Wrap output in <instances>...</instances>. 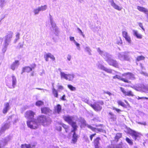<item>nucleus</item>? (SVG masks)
<instances>
[{
	"mask_svg": "<svg viewBox=\"0 0 148 148\" xmlns=\"http://www.w3.org/2000/svg\"><path fill=\"white\" fill-rule=\"evenodd\" d=\"M145 58V57L143 56H138L136 58V61L137 62L141 60H144Z\"/></svg>",
	"mask_w": 148,
	"mask_h": 148,
	"instance_id": "cd10ccee",
	"label": "nucleus"
},
{
	"mask_svg": "<svg viewBox=\"0 0 148 148\" xmlns=\"http://www.w3.org/2000/svg\"><path fill=\"white\" fill-rule=\"evenodd\" d=\"M104 104V102L102 101H97L94 104H90V106L96 112L100 111L102 110V107L101 106Z\"/></svg>",
	"mask_w": 148,
	"mask_h": 148,
	"instance_id": "39448f33",
	"label": "nucleus"
},
{
	"mask_svg": "<svg viewBox=\"0 0 148 148\" xmlns=\"http://www.w3.org/2000/svg\"><path fill=\"white\" fill-rule=\"evenodd\" d=\"M105 71L109 73H111L112 72V70L111 69L106 68Z\"/></svg>",
	"mask_w": 148,
	"mask_h": 148,
	"instance_id": "49530a36",
	"label": "nucleus"
},
{
	"mask_svg": "<svg viewBox=\"0 0 148 148\" xmlns=\"http://www.w3.org/2000/svg\"><path fill=\"white\" fill-rule=\"evenodd\" d=\"M120 89L121 91L123 93V94L125 96L133 97L134 96L133 92L131 90H129L126 92L124 88L121 87L120 88Z\"/></svg>",
	"mask_w": 148,
	"mask_h": 148,
	"instance_id": "ddd939ff",
	"label": "nucleus"
},
{
	"mask_svg": "<svg viewBox=\"0 0 148 148\" xmlns=\"http://www.w3.org/2000/svg\"><path fill=\"white\" fill-rule=\"evenodd\" d=\"M109 115L110 116V118L112 119H116V118L114 114L112 112H109L108 113Z\"/></svg>",
	"mask_w": 148,
	"mask_h": 148,
	"instance_id": "4c0bfd02",
	"label": "nucleus"
},
{
	"mask_svg": "<svg viewBox=\"0 0 148 148\" xmlns=\"http://www.w3.org/2000/svg\"><path fill=\"white\" fill-rule=\"evenodd\" d=\"M142 88L144 92H146L148 91V85H143L142 87Z\"/></svg>",
	"mask_w": 148,
	"mask_h": 148,
	"instance_id": "58836bf2",
	"label": "nucleus"
},
{
	"mask_svg": "<svg viewBox=\"0 0 148 148\" xmlns=\"http://www.w3.org/2000/svg\"><path fill=\"white\" fill-rule=\"evenodd\" d=\"M19 35L20 34L19 33H17L16 35V39L15 40V42H17V40H18L19 38Z\"/></svg>",
	"mask_w": 148,
	"mask_h": 148,
	"instance_id": "ea45409f",
	"label": "nucleus"
},
{
	"mask_svg": "<svg viewBox=\"0 0 148 148\" xmlns=\"http://www.w3.org/2000/svg\"><path fill=\"white\" fill-rule=\"evenodd\" d=\"M85 102L88 104L90 106V104H92L90 103V102L88 100L85 99Z\"/></svg>",
	"mask_w": 148,
	"mask_h": 148,
	"instance_id": "864d4df0",
	"label": "nucleus"
},
{
	"mask_svg": "<svg viewBox=\"0 0 148 148\" xmlns=\"http://www.w3.org/2000/svg\"><path fill=\"white\" fill-rule=\"evenodd\" d=\"M130 135L133 137L135 140L139 139L140 137L141 134L135 131L131 130L130 133Z\"/></svg>",
	"mask_w": 148,
	"mask_h": 148,
	"instance_id": "1a4fd4ad",
	"label": "nucleus"
},
{
	"mask_svg": "<svg viewBox=\"0 0 148 148\" xmlns=\"http://www.w3.org/2000/svg\"><path fill=\"white\" fill-rule=\"evenodd\" d=\"M101 68L102 70L103 71H105V70H106V68L105 67L103 66H101Z\"/></svg>",
	"mask_w": 148,
	"mask_h": 148,
	"instance_id": "bf43d9fd",
	"label": "nucleus"
},
{
	"mask_svg": "<svg viewBox=\"0 0 148 148\" xmlns=\"http://www.w3.org/2000/svg\"><path fill=\"white\" fill-rule=\"evenodd\" d=\"M74 78V75L73 74H68L66 78V80L69 81H72Z\"/></svg>",
	"mask_w": 148,
	"mask_h": 148,
	"instance_id": "bb28decb",
	"label": "nucleus"
},
{
	"mask_svg": "<svg viewBox=\"0 0 148 148\" xmlns=\"http://www.w3.org/2000/svg\"><path fill=\"white\" fill-rule=\"evenodd\" d=\"M60 74L61 78H64L66 79L68 74H66L64 72H60Z\"/></svg>",
	"mask_w": 148,
	"mask_h": 148,
	"instance_id": "72a5a7b5",
	"label": "nucleus"
},
{
	"mask_svg": "<svg viewBox=\"0 0 148 148\" xmlns=\"http://www.w3.org/2000/svg\"><path fill=\"white\" fill-rule=\"evenodd\" d=\"M38 122L41 123L42 125L45 126L51 123V119H47L46 116L44 115H40L38 116L37 118Z\"/></svg>",
	"mask_w": 148,
	"mask_h": 148,
	"instance_id": "7ed1b4c3",
	"label": "nucleus"
},
{
	"mask_svg": "<svg viewBox=\"0 0 148 148\" xmlns=\"http://www.w3.org/2000/svg\"><path fill=\"white\" fill-rule=\"evenodd\" d=\"M134 35L135 36L136 38L139 39H141L142 38V36L141 35L139 34L138 32L136 30H133Z\"/></svg>",
	"mask_w": 148,
	"mask_h": 148,
	"instance_id": "b1692460",
	"label": "nucleus"
},
{
	"mask_svg": "<svg viewBox=\"0 0 148 148\" xmlns=\"http://www.w3.org/2000/svg\"><path fill=\"white\" fill-rule=\"evenodd\" d=\"M125 140L130 145H133V142L132 140L130 139L128 137H127L125 138Z\"/></svg>",
	"mask_w": 148,
	"mask_h": 148,
	"instance_id": "f704fd0d",
	"label": "nucleus"
},
{
	"mask_svg": "<svg viewBox=\"0 0 148 148\" xmlns=\"http://www.w3.org/2000/svg\"><path fill=\"white\" fill-rule=\"evenodd\" d=\"M74 42L75 43V45L78 47H79V43H78L77 42L75 41V42Z\"/></svg>",
	"mask_w": 148,
	"mask_h": 148,
	"instance_id": "338daca9",
	"label": "nucleus"
},
{
	"mask_svg": "<svg viewBox=\"0 0 148 148\" xmlns=\"http://www.w3.org/2000/svg\"><path fill=\"white\" fill-rule=\"evenodd\" d=\"M61 107L59 104H57L54 108V111L58 114H59L61 111Z\"/></svg>",
	"mask_w": 148,
	"mask_h": 148,
	"instance_id": "4be33fe9",
	"label": "nucleus"
},
{
	"mask_svg": "<svg viewBox=\"0 0 148 148\" xmlns=\"http://www.w3.org/2000/svg\"><path fill=\"white\" fill-rule=\"evenodd\" d=\"M52 93L54 97L56 98L58 97V91L55 88H53L52 89Z\"/></svg>",
	"mask_w": 148,
	"mask_h": 148,
	"instance_id": "c756f323",
	"label": "nucleus"
},
{
	"mask_svg": "<svg viewBox=\"0 0 148 148\" xmlns=\"http://www.w3.org/2000/svg\"><path fill=\"white\" fill-rule=\"evenodd\" d=\"M137 9L139 11L141 12H144V13L147 15L148 16V10L146 8L140 6H137Z\"/></svg>",
	"mask_w": 148,
	"mask_h": 148,
	"instance_id": "a211bd4d",
	"label": "nucleus"
},
{
	"mask_svg": "<svg viewBox=\"0 0 148 148\" xmlns=\"http://www.w3.org/2000/svg\"><path fill=\"white\" fill-rule=\"evenodd\" d=\"M111 3V5L115 9L120 11L122 9V7L119 6L116 4L114 2V0H109Z\"/></svg>",
	"mask_w": 148,
	"mask_h": 148,
	"instance_id": "f3484780",
	"label": "nucleus"
},
{
	"mask_svg": "<svg viewBox=\"0 0 148 148\" xmlns=\"http://www.w3.org/2000/svg\"><path fill=\"white\" fill-rule=\"evenodd\" d=\"M148 99V97H138L137 98V99L138 100H139L140 99Z\"/></svg>",
	"mask_w": 148,
	"mask_h": 148,
	"instance_id": "603ef678",
	"label": "nucleus"
},
{
	"mask_svg": "<svg viewBox=\"0 0 148 148\" xmlns=\"http://www.w3.org/2000/svg\"><path fill=\"white\" fill-rule=\"evenodd\" d=\"M109 64L116 68H119V65L117 62L115 60L110 59L107 61Z\"/></svg>",
	"mask_w": 148,
	"mask_h": 148,
	"instance_id": "f8f14e48",
	"label": "nucleus"
},
{
	"mask_svg": "<svg viewBox=\"0 0 148 148\" xmlns=\"http://www.w3.org/2000/svg\"><path fill=\"white\" fill-rule=\"evenodd\" d=\"M13 34V32H9L5 36L4 43L5 47L8 45V42L10 41L12 37Z\"/></svg>",
	"mask_w": 148,
	"mask_h": 148,
	"instance_id": "9d476101",
	"label": "nucleus"
},
{
	"mask_svg": "<svg viewBox=\"0 0 148 148\" xmlns=\"http://www.w3.org/2000/svg\"><path fill=\"white\" fill-rule=\"evenodd\" d=\"M103 131V130L102 129L96 128V131H97L99 132H101Z\"/></svg>",
	"mask_w": 148,
	"mask_h": 148,
	"instance_id": "13d9d810",
	"label": "nucleus"
},
{
	"mask_svg": "<svg viewBox=\"0 0 148 148\" xmlns=\"http://www.w3.org/2000/svg\"><path fill=\"white\" fill-rule=\"evenodd\" d=\"M40 110L41 113L46 114H49L52 112V110L49 108L47 107H42Z\"/></svg>",
	"mask_w": 148,
	"mask_h": 148,
	"instance_id": "9b49d317",
	"label": "nucleus"
},
{
	"mask_svg": "<svg viewBox=\"0 0 148 148\" xmlns=\"http://www.w3.org/2000/svg\"><path fill=\"white\" fill-rule=\"evenodd\" d=\"M122 60H123L129 61L130 60V58L128 56L126 55H124L122 56Z\"/></svg>",
	"mask_w": 148,
	"mask_h": 148,
	"instance_id": "2f4dec72",
	"label": "nucleus"
},
{
	"mask_svg": "<svg viewBox=\"0 0 148 148\" xmlns=\"http://www.w3.org/2000/svg\"><path fill=\"white\" fill-rule=\"evenodd\" d=\"M35 113L33 111L31 110L27 111L26 112L25 114V117L28 120L34 119V118Z\"/></svg>",
	"mask_w": 148,
	"mask_h": 148,
	"instance_id": "0eeeda50",
	"label": "nucleus"
},
{
	"mask_svg": "<svg viewBox=\"0 0 148 148\" xmlns=\"http://www.w3.org/2000/svg\"><path fill=\"white\" fill-rule=\"evenodd\" d=\"M97 51L100 54L102 55L103 53V51H101L100 48H98Z\"/></svg>",
	"mask_w": 148,
	"mask_h": 148,
	"instance_id": "3c124183",
	"label": "nucleus"
},
{
	"mask_svg": "<svg viewBox=\"0 0 148 148\" xmlns=\"http://www.w3.org/2000/svg\"><path fill=\"white\" fill-rule=\"evenodd\" d=\"M56 129L57 130L59 131H61L62 129V127H56Z\"/></svg>",
	"mask_w": 148,
	"mask_h": 148,
	"instance_id": "6e6d98bb",
	"label": "nucleus"
},
{
	"mask_svg": "<svg viewBox=\"0 0 148 148\" xmlns=\"http://www.w3.org/2000/svg\"><path fill=\"white\" fill-rule=\"evenodd\" d=\"M115 148H122V143H119L116 145Z\"/></svg>",
	"mask_w": 148,
	"mask_h": 148,
	"instance_id": "37998d69",
	"label": "nucleus"
},
{
	"mask_svg": "<svg viewBox=\"0 0 148 148\" xmlns=\"http://www.w3.org/2000/svg\"><path fill=\"white\" fill-rule=\"evenodd\" d=\"M65 95H62V97H61V99L62 100L65 101L66 100L65 99Z\"/></svg>",
	"mask_w": 148,
	"mask_h": 148,
	"instance_id": "5fc2aeb1",
	"label": "nucleus"
},
{
	"mask_svg": "<svg viewBox=\"0 0 148 148\" xmlns=\"http://www.w3.org/2000/svg\"><path fill=\"white\" fill-rule=\"evenodd\" d=\"M4 107L3 109L2 112L3 113L5 114L10 109V105L7 102L4 104Z\"/></svg>",
	"mask_w": 148,
	"mask_h": 148,
	"instance_id": "6ab92c4d",
	"label": "nucleus"
},
{
	"mask_svg": "<svg viewBox=\"0 0 148 148\" xmlns=\"http://www.w3.org/2000/svg\"><path fill=\"white\" fill-rule=\"evenodd\" d=\"M60 124L62 125V127L64 128L66 132L67 133L69 132L70 130V127L68 125L63 123H60Z\"/></svg>",
	"mask_w": 148,
	"mask_h": 148,
	"instance_id": "412c9836",
	"label": "nucleus"
},
{
	"mask_svg": "<svg viewBox=\"0 0 148 148\" xmlns=\"http://www.w3.org/2000/svg\"><path fill=\"white\" fill-rule=\"evenodd\" d=\"M63 88V87L62 86H58V89H62Z\"/></svg>",
	"mask_w": 148,
	"mask_h": 148,
	"instance_id": "0e129e2a",
	"label": "nucleus"
},
{
	"mask_svg": "<svg viewBox=\"0 0 148 148\" xmlns=\"http://www.w3.org/2000/svg\"><path fill=\"white\" fill-rule=\"evenodd\" d=\"M123 37L125 39L126 41L129 43H131V38L128 34L127 32L125 31H123L122 32Z\"/></svg>",
	"mask_w": 148,
	"mask_h": 148,
	"instance_id": "4468645a",
	"label": "nucleus"
},
{
	"mask_svg": "<svg viewBox=\"0 0 148 148\" xmlns=\"http://www.w3.org/2000/svg\"><path fill=\"white\" fill-rule=\"evenodd\" d=\"M39 11H40V10L38 8H37L35 9L34 10V12L35 14H38L39 12Z\"/></svg>",
	"mask_w": 148,
	"mask_h": 148,
	"instance_id": "a19ab883",
	"label": "nucleus"
},
{
	"mask_svg": "<svg viewBox=\"0 0 148 148\" xmlns=\"http://www.w3.org/2000/svg\"><path fill=\"white\" fill-rule=\"evenodd\" d=\"M40 11H44L47 8V6L46 5H44L43 6H41L40 7H38Z\"/></svg>",
	"mask_w": 148,
	"mask_h": 148,
	"instance_id": "c9c22d12",
	"label": "nucleus"
},
{
	"mask_svg": "<svg viewBox=\"0 0 148 148\" xmlns=\"http://www.w3.org/2000/svg\"><path fill=\"white\" fill-rule=\"evenodd\" d=\"M9 128V126L8 124L5 123L2 127L1 130L3 131H4L6 129H8Z\"/></svg>",
	"mask_w": 148,
	"mask_h": 148,
	"instance_id": "7c9ffc66",
	"label": "nucleus"
},
{
	"mask_svg": "<svg viewBox=\"0 0 148 148\" xmlns=\"http://www.w3.org/2000/svg\"><path fill=\"white\" fill-rule=\"evenodd\" d=\"M113 79H118L122 81L125 83H131V82L129 80V79H135L134 75L131 73L127 72L123 73L122 75V77L118 75H116L112 77Z\"/></svg>",
	"mask_w": 148,
	"mask_h": 148,
	"instance_id": "f03ea898",
	"label": "nucleus"
},
{
	"mask_svg": "<svg viewBox=\"0 0 148 148\" xmlns=\"http://www.w3.org/2000/svg\"><path fill=\"white\" fill-rule=\"evenodd\" d=\"M67 87L71 91H75L76 90V88L71 85H68Z\"/></svg>",
	"mask_w": 148,
	"mask_h": 148,
	"instance_id": "e433bc0d",
	"label": "nucleus"
},
{
	"mask_svg": "<svg viewBox=\"0 0 148 148\" xmlns=\"http://www.w3.org/2000/svg\"><path fill=\"white\" fill-rule=\"evenodd\" d=\"M35 105L37 106L40 107L43 106L44 105V102L42 101L38 100L36 102Z\"/></svg>",
	"mask_w": 148,
	"mask_h": 148,
	"instance_id": "393cba45",
	"label": "nucleus"
},
{
	"mask_svg": "<svg viewBox=\"0 0 148 148\" xmlns=\"http://www.w3.org/2000/svg\"><path fill=\"white\" fill-rule=\"evenodd\" d=\"M105 93H106V94L108 95L109 96H110L112 95L111 93L109 91L105 92Z\"/></svg>",
	"mask_w": 148,
	"mask_h": 148,
	"instance_id": "680f3d73",
	"label": "nucleus"
},
{
	"mask_svg": "<svg viewBox=\"0 0 148 148\" xmlns=\"http://www.w3.org/2000/svg\"><path fill=\"white\" fill-rule=\"evenodd\" d=\"M83 123H84L85 125V126H87V127L88 128L90 129L93 131H94V132L96 131V128L92 127L91 125L87 124H86V122L85 121V120L83 122Z\"/></svg>",
	"mask_w": 148,
	"mask_h": 148,
	"instance_id": "5701e85b",
	"label": "nucleus"
},
{
	"mask_svg": "<svg viewBox=\"0 0 148 148\" xmlns=\"http://www.w3.org/2000/svg\"><path fill=\"white\" fill-rule=\"evenodd\" d=\"M122 137V135L120 133H117L116 134V135L114 137V140L116 142H117L119 140V138H121Z\"/></svg>",
	"mask_w": 148,
	"mask_h": 148,
	"instance_id": "c85d7f7f",
	"label": "nucleus"
},
{
	"mask_svg": "<svg viewBox=\"0 0 148 148\" xmlns=\"http://www.w3.org/2000/svg\"><path fill=\"white\" fill-rule=\"evenodd\" d=\"M4 0H0V5L2 7L4 3Z\"/></svg>",
	"mask_w": 148,
	"mask_h": 148,
	"instance_id": "09e8293b",
	"label": "nucleus"
},
{
	"mask_svg": "<svg viewBox=\"0 0 148 148\" xmlns=\"http://www.w3.org/2000/svg\"><path fill=\"white\" fill-rule=\"evenodd\" d=\"M27 124L28 127L31 129H35L38 127V123L34 119L27 121Z\"/></svg>",
	"mask_w": 148,
	"mask_h": 148,
	"instance_id": "423d86ee",
	"label": "nucleus"
},
{
	"mask_svg": "<svg viewBox=\"0 0 148 148\" xmlns=\"http://www.w3.org/2000/svg\"><path fill=\"white\" fill-rule=\"evenodd\" d=\"M34 75V72H32L30 74V76H33Z\"/></svg>",
	"mask_w": 148,
	"mask_h": 148,
	"instance_id": "774afa93",
	"label": "nucleus"
},
{
	"mask_svg": "<svg viewBox=\"0 0 148 148\" xmlns=\"http://www.w3.org/2000/svg\"><path fill=\"white\" fill-rule=\"evenodd\" d=\"M96 133H94L92 134H91L90 136V138L91 141L92 140L93 137H94L96 135Z\"/></svg>",
	"mask_w": 148,
	"mask_h": 148,
	"instance_id": "79ce46f5",
	"label": "nucleus"
},
{
	"mask_svg": "<svg viewBox=\"0 0 148 148\" xmlns=\"http://www.w3.org/2000/svg\"><path fill=\"white\" fill-rule=\"evenodd\" d=\"M113 109L116 111L118 113H119L121 111V110L120 109L116 108L115 107H113Z\"/></svg>",
	"mask_w": 148,
	"mask_h": 148,
	"instance_id": "a18cd8bd",
	"label": "nucleus"
},
{
	"mask_svg": "<svg viewBox=\"0 0 148 148\" xmlns=\"http://www.w3.org/2000/svg\"><path fill=\"white\" fill-rule=\"evenodd\" d=\"M138 25L139 26L142 28V29L144 31L145 30L143 28L142 23H138Z\"/></svg>",
	"mask_w": 148,
	"mask_h": 148,
	"instance_id": "8fccbe9b",
	"label": "nucleus"
},
{
	"mask_svg": "<svg viewBox=\"0 0 148 148\" xmlns=\"http://www.w3.org/2000/svg\"><path fill=\"white\" fill-rule=\"evenodd\" d=\"M11 77V79L10 78H8L6 81V84L10 88H13L16 85L17 80L16 77L14 75H12Z\"/></svg>",
	"mask_w": 148,
	"mask_h": 148,
	"instance_id": "20e7f679",
	"label": "nucleus"
},
{
	"mask_svg": "<svg viewBox=\"0 0 148 148\" xmlns=\"http://www.w3.org/2000/svg\"><path fill=\"white\" fill-rule=\"evenodd\" d=\"M77 29L79 31V32H80L82 36L83 37H85V36L83 34V33L82 32V30L79 28H77Z\"/></svg>",
	"mask_w": 148,
	"mask_h": 148,
	"instance_id": "de8ad7c7",
	"label": "nucleus"
},
{
	"mask_svg": "<svg viewBox=\"0 0 148 148\" xmlns=\"http://www.w3.org/2000/svg\"><path fill=\"white\" fill-rule=\"evenodd\" d=\"M122 40L121 39H120V41H117L116 42V43L117 44H118V45H120V44H122Z\"/></svg>",
	"mask_w": 148,
	"mask_h": 148,
	"instance_id": "052dcab7",
	"label": "nucleus"
},
{
	"mask_svg": "<svg viewBox=\"0 0 148 148\" xmlns=\"http://www.w3.org/2000/svg\"><path fill=\"white\" fill-rule=\"evenodd\" d=\"M63 118L66 122L71 125L73 128V129L71 131V132L73 133L71 143L75 144L77 142L79 137L78 135L76 134V131L77 130L78 128L77 123L73 121V118L72 116L67 115L63 116Z\"/></svg>",
	"mask_w": 148,
	"mask_h": 148,
	"instance_id": "f257e3e1",
	"label": "nucleus"
},
{
	"mask_svg": "<svg viewBox=\"0 0 148 148\" xmlns=\"http://www.w3.org/2000/svg\"><path fill=\"white\" fill-rule=\"evenodd\" d=\"M19 61L18 60H15L11 65L10 69L14 71L16 66L18 64Z\"/></svg>",
	"mask_w": 148,
	"mask_h": 148,
	"instance_id": "aec40b11",
	"label": "nucleus"
},
{
	"mask_svg": "<svg viewBox=\"0 0 148 148\" xmlns=\"http://www.w3.org/2000/svg\"><path fill=\"white\" fill-rule=\"evenodd\" d=\"M117 102L118 105L121 106L125 108H127L126 105L121 100H118L117 101Z\"/></svg>",
	"mask_w": 148,
	"mask_h": 148,
	"instance_id": "a878e982",
	"label": "nucleus"
},
{
	"mask_svg": "<svg viewBox=\"0 0 148 148\" xmlns=\"http://www.w3.org/2000/svg\"><path fill=\"white\" fill-rule=\"evenodd\" d=\"M71 55H68L67 57V59L69 61L71 60Z\"/></svg>",
	"mask_w": 148,
	"mask_h": 148,
	"instance_id": "e2e57ef3",
	"label": "nucleus"
},
{
	"mask_svg": "<svg viewBox=\"0 0 148 148\" xmlns=\"http://www.w3.org/2000/svg\"><path fill=\"white\" fill-rule=\"evenodd\" d=\"M124 101L126 103L127 106H128L129 107L130 106V105L128 102L126 100H124Z\"/></svg>",
	"mask_w": 148,
	"mask_h": 148,
	"instance_id": "69168bd1",
	"label": "nucleus"
},
{
	"mask_svg": "<svg viewBox=\"0 0 148 148\" xmlns=\"http://www.w3.org/2000/svg\"><path fill=\"white\" fill-rule=\"evenodd\" d=\"M70 39L71 41H73L74 42H75V40L74 39V38L73 37H70Z\"/></svg>",
	"mask_w": 148,
	"mask_h": 148,
	"instance_id": "4d7b16f0",
	"label": "nucleus"
},
{
	"mask_svg": "<svg viewBox=\"0 0 148 148\" xmlns=\"http://www.w3.org/2000/svg\"><path fill=\"white\" fill-rule=\"evenodd\" d=\"M35 67L36 65L35 64L32 66L31 67L28 66H25L22 68L21 74L25 72L28 73L32 71Z\"/></svg>",
	"mask_w": 148,
	"mask_h": 148,
	"instance_id": "6e6552de",
	"label": "nucleus"
},
{
	"mask_svg": "<svg viewBox=\"0 0 148 148\" xmlns=\"http://www.w3.org/2000/svg\"><path fill=\"white\" fill-rule=\"evenodd\" d=\"M21 148H32L30 145L26 144L21 145Z\"/></svg>",
	"mask_w": 148,
	"mask_h": 148,
	"instance_id": "473e14b6",
	"label": "nucleus"
},
{
	"mask_svg": "<svg viewBox=\"0 0 148 148\" xmlns=\"http://www.w3.org/2000/svg\"><path fill=\"white\" fill-rule=\"evenodd\" d=\"M101 140L100 137H98L95 138L93 140V143L95 148H100V140Z\"/></svg>",
	"mask_w": 148,
	"mask_h": 148,
	"instance_id": "2eb2a0df",
	"label": "nucleus"
},
{
	"mask_svg": "<svg viewBox=\"0 0 148 148\" xmlns=\"http://www.w3.org/2000/svg\"><path fill=\"white\" fill-rule=\"evenodd\" d=\"M44 57L46 61H48L49 58H50L53 61H54L55 60V58L54 56L49 53H48L45 54Z\"/></svg>",
	"mask_w": 148,
	"mask_h": 148,
	"instance_id": "dca6fc26",
	"label": "nucleus"
},
{
	"mask_svg": "<svg viewBox=\"0 0 148 148\" xmlns=\"http://www.w3.org/2000/svg\"><path fill=\"white\" fill-rule=\"evenodd\" d=\"M85 51L86 52H88L89 53H90V49L88 47H86L85 48Z\"/></svg>",
	"mask_w": 148,
	"mask_h": 148,
	"instance_id": "c03bdc74",
	"label": "nucleus"
}]
</instances>
